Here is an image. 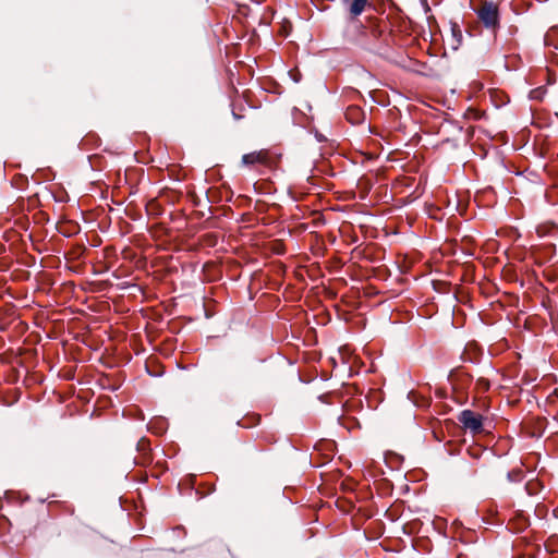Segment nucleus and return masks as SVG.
Segmentation results:
<instances>
[{
	"mask_svg": "<svg viewBox=\"0 0 558 558\" xmlns=\"http://www.w3.org/2000/svg\"><path fill=\"white\" fill-rule=\"evenodd\" d=\"M476 12L486 27L494 28L498 25L499 12L496 2H483V5Z\"/></svg>",
	"mask_w": 558,
	"mask_h": 558,
	"instance_id": "f257e3e1",
	"label": "nucleus"
},
{
	"mask_svg": "<svg viewBox=\"0 0 558 558\" xmlns=\"http://www.w3.org/2000/svg\"><path fill=\"white\" fill-rule=\"evenodd\" d=\"M459 422L465 429L471 430L473 434L482 432L483 418L482 415L473 412L472 410H463L458 416Z\"/></svg>",
	"mask_w": 558,
	"mask_h": 558,
	"instance_id": "f03ea898",
	"label": "nucleus"
},
{
	"mask_svg": "<svg viewBox=\"0 0 558 558\" xmlns=\"http://www.w3.org/2000/svg\"><path fill=\"white\" fill-rule=\"evenodd\" d=\"M242 162L245 166H251L255 163H265L266 162V154L263 151H254L250 154H245L242 157Z\"/></svg>",
	"mask_w": 558,
	"mask_h": 558,
	"instance_id": "7ed1b4c3",
	"label": "nucleus"
},
{
	"mask_svg": "<svg viewBox=\"0 0 558 558\" xmlns=\"http://www.w3.org/2000/svg\"><path fill=\"white\" fill-rule=\"evenodd\" d=\"M451 35H452V43L451 47L453 49H458V47L462 44L463 35L462 31L458 23H451Z\"/></svg>",
	"mask_w": 558,
	"mask_h": 558,
	"instance_id": "20e7f679",
	"label": "nucleus"
},
{
	"mask_svg": "<svg viewBox=\"0 0 558 558\" xmlns=\"http://www.w3.org/2000/svg\"><path fill=\"white\" fill-rule=\"evenodd\" d=\"M372 2H351L350 5V14L351 16H357L360 15L366 8V4H371Z\"/></svg>",
	"mask_w": 558,
	"mask_h": 558,
	"instance_id": "39448f33",
	"label": "nucleus"
},
{
	"mask_svg": "<svg viewBox=\"0 0 558 558\" xmlns=\"http://www.w3.org/2000/svg\"><path fill=\"white\" fill-rule=\"evenodd\" d=\"M347 119L355 124V123H359L360 122V117L362 116V112L359 108L356 107H352V108H349L348 111H347Z\"/></svg>",
	"mask_w": 558,
	"mask_h": 558,
	"instance_id": "423d86ee",
	"label": "nucleus"
},
{
	"mask_svg": "<svg viewBox=\"0 0 558 558\" xmlns=\"http://www.w3.org/2000/svg\"><path fill=\"white\" fill-rule=\"evenodd\" d=\"M545 94H546L545 87H537V88L532 89L530 92L529 96L532 100H543Z\"/></svg>",
	"mask_w": 558,
	"mask_h": 558,
	"instance_id": "0eeeda50",
	"label": "nucleus"
},
{
	"mask_svg": "<svg viewBox=\"0 0 558 558\" xmlns=\"http://www.w3.org/2000/svg\"><path fill=\"white\" fill-rule=\"evenodd\" d=\"M507 478L509 482H521L523 480V473L521 470H512L507 473Z\"/></svg>",
	"mask_w": 558,
	"mask_h": 558,
	"instance_id": "6e6552de",
	"label": "nucleus"
},
{
	"mask_svg": "<svg viewBox=\"0 0 558 558\" xmlns=\"http://www.w3.org/2000/svg\"><path fill=\"white\" fill-rule=\"evenodd\" d=\"M422 4L424 5L425 12H427V11L429 10V8H428V5H427V4H428V2H427V1H424V2H422Z\"/></svg>",
	"mask_w": 558,
	"mask_h": 558,
	"instance_id": "1a4fd4ad",
	"label": "nucleus"
},
{
	"mask_svg": "<svg viewBox=\"0 0 558 558\" xmlns=\"http://www.w3.org/2000/svg\"><path fill=\"white\" fill-rule=\"evenodd\" d=\"M233 117H234L235 119H240V116H238L235 112H233Z\"/></svg>",
	"mask_w": 558,
	"mask_h": 558,
	"instance_id": "9d476101",
	"label": "nucleus"
}]
</instances>
